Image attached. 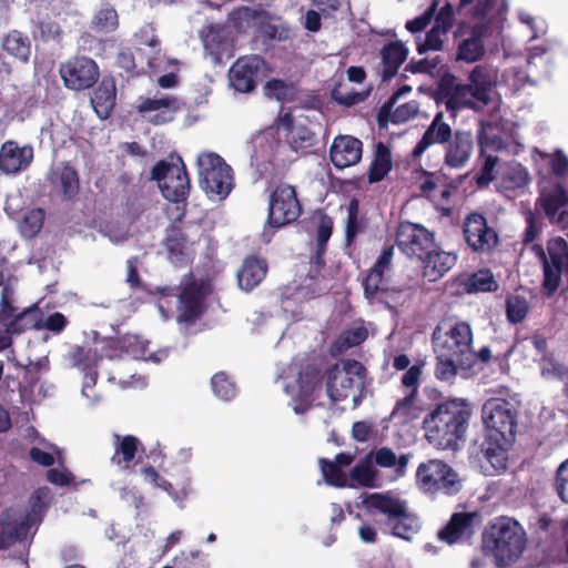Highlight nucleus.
<instances>
[{
    "mask_svg": "<svg viewBox=\"0 0 568 568\" xmlns=\"http://www.w3.org/2000/svg\"><path fill=\"white\" fill-rule=\"evenodd\" d=\"M418 395L408 393L398 399L390 413V419L400 424L412 423L420 417L422 408L417 405Z\"/></svg>",
    "mask_w": 568,
    "mask_h": 568,
    "instance_id": "41",
    "label": "nucleus"
},
{
    "mask_svg": "<svg viewBox=\"0 0 568 568\" xmlns=\"http://www.w3.org/2000/svg\"><path fill=\"white\" fill-rule=\"evenodd\" d=\"M47 479L49 483L55 486H72L75 487L78 484L75 483L74 475L68 469H57L50 468L47 471Z\"/></svg>",
    "mask_w": 568,
    "mask_h": 568,
    "instance_id": "63",
    "label": "nucleus"
},
{
    "mask_svg": "<svg viewBox=\"0 0 568 568\" xmlns=\"http://www.w3.org/2000/svg\"><path fill=\"white\" fill-rule=\"evenodd\" d=\"M379 527L390 528L393 536L410 540L420 529L418 517L404 499H362L361 505Z\"/></svg>",
    "mask_w": 568,
    "mask_h": 568,
    "instance_id": "6",
    "label": "nucleus"
},
{
    "mask_svg": "<svg viewBox=\"0 0 568 568\" xmlns=\"http://www.w3.org/2000/svg\"><path fill=\"white\" fill-rule=\"evenodd\" d=\"M465 286L468 293L496 292L498 290V283L489 268L479 270L471 274L467 278Z\"/></svg>",
    "mask_w": 568,
    "mask_h": 568,
    "instance_id": "46",
    "label": "nucleus"
},
{
    "mask_svg": "<svg viewBox=\"0 0 568 568\" xmlns=\"http://www.w3.org/2000/svg\"><path fill=\"white\" fill-rule=\"evenodd\" d=\"M324 479L328 485L335 487H347L348 475H346L342 467L335 465L333 462L326 458H320L318 460Z\"/></svg>",
    "mask_w": 568,
    "mask_h": 568,
    "instance_id": "52",
    "label": "nucleus"
},
{
    "mask_svg": "<svg viewBox=\"0 0 568 568\" xmlns=\"http://www.w3.org/2000/svg\"><path fill=\"white\" fill-rule=\"evenodd\" d=\"M374 460L376 465L381 467H394L396 477H400L405 474L406 467L409 460L408 454H403L399 457L388 447H382L374 454Z\"/></svg>",
    "mask_w": 568,
    "mask_h": 568,
    "instance_id": "44",
    "label": "nucleus"
},
{
    "mask_svg": "<svg viewBox=\"0 0 568 568\" xmlns=\"http://www.w3.org/2000/svg\"><path fill=\"white\" fill-rule=\"evenodd\" d=\"M114 438V454L111 460L122 469H128L142 444L139 438L133 435L120 436L116 434Z\"/></svg>",
    "mask_w": 568,
    "mask_h": 568,
    "instance_id": "39",
    "label": "nucleus"
},
{
    "mask_svg": "<svg viewBox=\"0 0 568 568\" xmlns=\"http://www.w3.org/2000/svg\"><path fill=\"white\" fill-rule=\"evenodd\" d=\"M438 92L448 111H457L464 106L470 105L469 97H471L468 84L457 82L455 75L446 73L443 75Z\"/></svg>",
    "mask_w": 568,
    "mask_h": 568,
    "instance_id": "28",
    "label": "nucleus"
},
{
    "mask_svg": "<svg viewBox=\"0 0 568 568\" xmlns=\"http://www.w3.org/2000/svg\"><path fill=\"white\" fill-rule=\"evenodd\" d=\"M333 219L326 213L318 212L316 224V245L327 246L333 233Z\"/></svg>",
    "mask_w": 568,
    "mask_h": 568,
    "instance_id": "59",
    "label": "nucleus"
},
{
    "mask_svg": "<svg viewBox=\"0 0 568 568\" xmlns=\"http://www.w3.org/2000/svg\"><path fill=\"white\" fill-rule=\"evenodd\" d=\"M199 182L206 194L225 199L233 189L231 166L214 152L201 153L197 158Z\"/></svg>",
    "mask_w": 568,
    "mask_h": 568,
    "instance_id": "8",
    "label": "nucleus"
},
{
    "mask_svg": "<svg viewBox=\"0 0 568 568\" xmlns=\"http://www.w3.org/2000/svg\"><path fill=\"white\" fill-rule=\"evenodd\" d=\"M476 520H480L478 511L454 513L446 526L438 531V539L449 545L456 544L465 535L473 534Z\"/></svg>",
    "mask_w": 568,
    "mask_h": 568,
    "instance_id": "30",
    "label": "nucleus"
},
{
    "mask_svg": "<svg viewBox=\"0 0 568 568\" xmlns=\"http://www.w3.org/2000/svg\"><path fill=\"white\" fill-rule=\"evenodd\" d=\"M267 261L257 255H248L244 258L236 273L237 283L245 292L253 291L265 278L267 273Z\"/></svg>",
    "mask_w": 568,
    "mask_h": 568,
    "instance_id": "31",
    "label": "nucleus"
},
{
    "mask_svg": "<svg viewBox=\"0 0 568 568\" xmlns=\"http://www.w3.org/2000/svg\"><path fill=\"white\" fill-rule=\"evenodd\" d=\"M419 261L423 276L429 282H436L444 277L457 263L458 256L454 252L442 250L436 243Z\"/></svg>",
    "mask_w": 568,
    "mask_h": 568,
    "instance_id": "24",
    "label": "nucleus"
},
{
    "mask_svg": "<svg viewBox=\"0 0 568 568\" xmlns=\"http://www.w3.org/2000/svg\"><path fill=\"white\" fill-rule=\"evenodd\" d=\"M43 313L39 306L33 305L18 313L8 323H4L2 335H8L11 339L13 335H20L27 331L42 328Z\"/></svg>",
    "mask_w": 568,
    "mask_h": 568,
    "instance_id": "36",
    "label": "nucleus"
},
{
    "mask_svg": "<svg viewBox=\"0 0 568 568\" xmlns=\"http://www.w3.org/2000/svg\"><path fill=\"white\" fill-rule=\"evenodd\" d=\"M423 362L416 363L412 365L402 376L400 384L403 387L409 390L408 393H414L418 395L420 378L423 375Z\"/></svg>",
    "mask_w": 568,
    "mask_h": 568,
    "instance_id": "58",
    "label": "nucleus"
},
{
    "mask_svg": "<svg viewBox=\"0 0 568 568\" xmlns=\"http://www.w3.org/2000/svg\"><path fill=\"white\" fill-rule=\"evenodd\" d=\"M438 7V0H434L430 6L419 16L414 18L413 20H408L405 24V28L410 33H417L427 28V26L432 22L435 12Z\"/></svg>",
    "mask_w": 568,
    "mask_h": 568,
    "instance_id": "56",
    "label": "nucleus"
},
{
    "mask_svg": "<svg viewBox=\"0 0 568 568\" xmlns=\"http://www.w3.org/2000/svg\"><path fill=\"white\" fill-rule=\"evenodd\" d=\"M213 286L207 278H197L190 271L184 274L179 285L156 287L160 297H176L178 323L194 325L206 312V300L212 294Z\"/></svg>",
    "mask_w": 568,
    "mask_h": 568,
    "instance_id": "4",
    "label": "nucleus"
},
{
    "mask_svg": "<svg viewBox=\"0 0 568 568\" xmlns=\"http://www.w3.org/2000/svg\"><path fill=\"white\" fill-rule=\"evenodd\" d=\"M565 267L551 263L542 264L544 280L541 283L546 296H552L559 288L561 283V274Z\"/></svg>",
    "mask_w": 568,
    "mask_h": 568,
    "instance_id": "50",
    "label": "nucleus"
},
{
    "mask_svg": "<svg viewBox=\"0 0 568 568\" xmlns=\"http://www.w3.org/2000/svg\"><path fill=\"white\" fill-rule=\"evenodd\" d=\"M48 504L43 499H34L30 504H17L0 513V550L24 542L33 536L41 524Z\"/></svg>",
    "mask_w": 568,
    "mask_h": 568,
    "instance_id": "5",
    "label": "nucleus"
},
{
    "mask_svg": "<svg viewBox=\"0 0 568 568\" xmlns=\"http://www.w3.org/2000/svg\"><path fill=\"white\" fill-rule=\"evenodd\" d=\"M135 109L138 113L146 118L153 125H162L173 120V115L180 109V104L178 98L171 95L140 98V103Z\"/></svg>",
    "mask_w": 568,
    "mask_h": 568,
    "instance_id": "20",
    "label": "nucleus"
},
{
    "mask_svg": "<svg viewBox=\"0 0 568 568\" xmlns=\"http://www.w3.org/2000/svg\"><path fill=\"white\" fill-rule=\"evenodd\" d=\"M486 33V24H474L469 30L468 37L459 42L456 59L465 62H476L480 60L485 54L484 38Z\"/></svg>",
    "mask_w": 568,
    "mask_h": 568,
    "instance_id": "32",
    "label": "nucleus"
},
{
    "mask_svg": "<svg viewBox=\"0 0 568 568\" xmlns=\"http://www.w3.org/2000/svg\"><path fill=\"white\" fill-rule=\"evenodd\" d=\"M59 73L67 89L83 91L98 82L100 69L92 58L74 55L60 64Z\"/></svg>",
    "mask_w": 568,
    "mask_h": 568,
    "instance_id": "13",
    "label": "nucleus"
},
{
    "mask_svg": "<svg viewBox=\"0 0 568 568\" xmlns=\"http://www.w3.org/2000/svg\"><path fill=\"white\" fill-rule=\"evenodd\" d=\"M526 546V531L511 517H497L485 527L481 534L480 549L485 556L493 557L498 567L504 568L516 564Z\"/></svg>",
    "mask_w": 568,
    "mask_h": 568,
    "instance_id": "3",
    "label": "nucleus"
},
{
    "mask_svg": "<svg viewBox=\"0 0 568 568\" xmlns=\"http://www.w3.org/2000/svg\"><path fill=\"white\" fill-rule=\"evenodd\" d=\"M518 412L514 404L504 398H489L481 408V419L487 429L480 443H474L471 456L486 474L505 470L507 450L516 439Z\"/></svg>",
    "mask_w": 568,
    "mask_h": 568,
    "instance_id": "1",
    "label": "nucleus"
},
{
    "mask_svg": "<svg viewBox=\"0 0 568 568\" xmlns=\"http://www.w3.org/2000/svg\"><path fill=\"white\" fill-rule=\"evenodd\" d=\"M381 65L379 78L383 82L390 81L408 57V49L402 41L385 43L379 50Z\"/></svg>",
    "mask_w": 568,
    "mask_h": 568,
    "instance_id": "29",
    "label": "nucleus"
},
{
    "mask_svg": "<svg viewBox=\"0 0 568 568\" xmlns=\"http://www.w3.org/2000/svg\"><path fill=\"white\" fill-rule=\"evenodd\" d=\"M435 20L434 27L442 30V32L448 33L455 22V12L450 3H446L438 11L436 10L433 18Z\"/></svg>",
    "mask_w": 568,
    "mask_h": 568,
    "instance_id": "61",
    "label": "nucleus"
},
{
    "mask_svg": "<svg viewBox=\"0 0 568 568\" xmlns=\"http://www.w3.org/2000/svg\"><path fill=\"white\" fill-rule=\"evenodd\" d=\"M498 163V156L496 155H487L485 156L483 166L479 172L476 174V183L479 187L488 186L490 182L495 180V168Z\"/></svg>",
    "mask_w": 568,
    "mask_h": 568,
    "instance_id": "60",
    "label": "nucleus"
},
{
    "mask_svg": "<svg viewBox=\"0 0 568 568\" xmlns=\"http://www.w3.org/2000/svg\"><path fill=\"white\" fill-rule=\"evenodd\" d=\"M203 47L215 64L223 63L224 59L232 57V40L227 27L224 24H210L202 32Z\"/></svg>",
    "mask_w": 568,
    "mask_h": 568,
    "instance_id": "23",
    "label": "nucleus"
},
{
    "mask_svg": "<svg viewBox=\"0 0 568 568\" xmlns=\"http://www.w3.org/2000/svg\"><path fill=\"white\" fill-rule=\"evenodd\" d=\"M471 406L460 398L435 404L423 419L425 438L438 449L457 450L471 417Z\"/></svg>",
    "mask_w": 568,
    "mask_h": 568,
    "instance_id": "2",
    "label": "nucleus"
},
{
    "mask_svg": "<svg viewBox=\"0 0 568 568\" xmlns=\"http://www.w3.org/2000/svg\"><path fill=\"white\" fill-rule=\"evenodd\" d=\"M116 100V85L112 77H104L99 85L93 90L91 98V105L97 115L105 120L108 119L114 106Z\"/></svg>",
    "mask_w": 568,
    "mask_h": 568,
    "instance_id": "34",
    "label": "nucleus"
},
{
    "mask_svg": "<svg viewBox=\"0 0 568 568\" xmlns=\"http://www.w3.org/2000/svg\"><path fill=\"white\" fill-rule=\"evenodd\" d=\"M416 484L424 493L456 495L462 489L457 473L446 463L430 459L419 464L416 470Z\"/></svg>",
    "mask_w": 568,
    "mask_h": 568,
    "instance_id": "9",
    "label": "nucleus"
},
{
    "mask_svg": "<svg viewBox=\"0 0 568 568\" xmlns=\"http://www.w3.org/2000/svg\"><path fill=\"white\" fill-rule=\"evenodd\" d=\"M180 164L159 161L151 171V179L159 183L162 195L170 202L185 201L190 193V178L185 164L179 158Z\"/></svg>",
    "mask_w": 568,
    "mask_h": 568,
    "instance_id": "11",
    "label": "nucleus"
},
{
    "mask_svg": "<svg viewBox=\"0 0 568 568\" xmlns=\"http://www.w3.org/2000/svg\"><path fill=\"white\" fill-rule=\"evenodd\" d=\"M447 33L442 32L438 28L434 27L426 33L425 40L417 44V51L423 54L427 51H438L443 49L444 38Z\"/></svg>",
    "mask_w": 568,
    "mask_h": 568,
    "instance_id": "57",
    "label": "nucleus"
},
{
    "mask_svg": "<svg viewBox=\"0 0 568 568\" xmlns=\"http://www.w3.org/2000/svg\"><path fill=\"white\" fill-rule=\"evenodd\" d=\"M547 263L560 265L565 267L568 274V243L564 237L550 239L547 243Z\"/></svg>",
    "mask_w": 568,
    "mask_h": 568,
    "instance_id": "49",
    "label": "nucleus"
},
{
    "mask_svg": "<svg viewBox=\"0 0 568 568\" xmlns=\"http://www.w3.org/2000/svg\"><path fill=\"white\" fill-rule=\"evenodd\" d=\"M302 213L303 207L295 186L288 183L277 184L268 197L267 225L280 229L297 221Z\"/></svg>",
    "mask_w": 568,
    "mask_h": 568,
    "instance_id": "12",
    "label": "nucleus"
},
{
    "mask_svg": "<svg viewBox=\"0 0 568 568\" xmlns=\"http://www.w3.org/2000/svg\"><path fill=\"white\" fill-rule=\"evenodd\" d=\"M554 487L558 497H568V458L557 468Z\"/></svg>",
    "mask_w": 568,
    "mask_h": 568,
    "instance_id": "64",
    "label": "nucleus"
},
{
    "mask_svg": "<svg viewBox=\"0 0 568 568\" xmlns=\"http://www.w3.org/2000/svg\"><path fill=\"white\" fill-rule=\"evenodd\" d=\"M568 191L561 183H556L551 189H542L536 200V209L542 210L550 223L565 226L568 219Z\"/></svg>",
    "mask_w": 568,
    "mask_h": 568,
    "instance_id": "17",
    "label": "nucleus"
},
{
    "mask_svg": "<svg viewBox=\"0 0 568 568\" xmlns=\"http://www.w3.org/2000/svg\"><path fill=\"white\" fill-rule=\"evenodd\" d=\"M34 158L33 148L20 146L14 140H8L0 148V171L6 174H19L31 165Z\"/></svg>",
    "mask_w": 568,
    "mask_h": 568,
    "instance_id": "21",
    "label": "nucleus"
},
{
    "mask_svg": "<svg viewBox=\"0 0 568 568\" xmlns=\"http://www.w3.org/2000/svg\"><path fill=\"white\" fill-rule=\"evenodd\" d=\"M475 146L473 133L455 130L444 146V163L449 169H463L469 162Z\"/></svg>",
    "mask_w": 568,
    "mask_h": 568,
    "instance_id": "18",
    "label": "nucleus"
},
{
    "mask_svg": "<svg viewBox=\"0 0 568 568\" xmlns=\"http://www.w3.org/2000/svg\"><path fill=\"white\" fill-rule=\"evenodd\" d=\"M463 235L467 246L477 254H490L499 244L497 231L489 226L487 219L478 212L466 215Z\"/></svg>",
    "mask_w": 568,
    "mask_h": 568,
    "instance_id": "14",
    "label": "nucleus"
},
{
    "mask_svg": "<svg viewBox=\"0 0 568 568\" xmlns=\"http://www.w3.org/2000/svg\"><path fill=\"white\" fill-rule=\"evenodd\" d=\"M211 387L214 395L223 400H230L236 394L234 382L224 372H217L212 376Z\"/></svg>",
    "mask_w": 568,
    "mask_h": 568,
    "instance_id": "51",
    "label": "nucleus"
},
{
    "mask_svg": "<svg viewBox=\"0 0 568 568\" xmlns=\"http://www.w3.org/2000/svg\"><path fill=\"white\" fill-rule=\"evenodd\" d=\"M435 243L434 233L422 224L403 221L397 227L396 244L409 258L420 261Z\"/></svg>",
    "mask_w": 568,
    "mask_h": 568,
    "instance_id": "15",
    "label": "nucleus"
},
{
    "mask_svg": "<svg viewBox=\"0 0 568 568\" xmlns=\"http://www.w3.org/2000/svg\"><path fill=\"white\" fill-rule=\"evenodd\" d=\"M436 361L434 374L442 382L453 381L458 373V368H465L471 364V362L463 358H455L450 355L442 356V354H436Z\"/></svg>",
    "mask_w": 568,
    "mask_h": 568,
    "instance_id": "42",
    "label": "nucleus"
},
{
    "mask_svg": "<svg viewBox=\"0 0 568 568\" xmlns=\"http://www.w3.org/2000/svg\"><path fill=\"white\" fill-rule=\"evenodd\" d=\"M48 181L52 192L62 201H73L81 187L80 176L77 169L70 162H62L60 166L53 169L48 174Z\"/></svg>",
    "mask_w": 568,
    "mask_h": 568,
    "instance_id": "19",
    "label": "nucleus"
},
{
    "mask_svg": "<svg viewBox=\"0 0 568 568\" xmlns=\"http://www.w3.org/2000/svg\"><path fill=\"white\" fill-rule=\"evenodd\" d=\"M468 87L471 98L487 104L490 100V91L495 83V74L486 64L476 65L468 75Z\"/></svg>",
    "mask_w": 568,
    "mask_h": 568,
    "instance_id": "35",
    "label": "nucleus"
},
{
    "mask_svg": "<svg viewBox=\"0 0 568 568\" xmlns=\"http://www.w3.org/2000/svg\"><path fill=\"white\" fill-rule=\"evenodd\" d=\"M529 310L530 306L525 296L513 294L506 297L505 312L510 324L521 323L527 317Z\"/></svg>",
    "mask_w": 568,
    "mask_h": 568,
    "instance_id": "47",
    "label": "nucleus"
},
{
    "mask_svg": "<svg viewBox=\"0 0 568 568\" xmlns=\"http://www.w3.org/2000/svg\"><path fill=\"white\" fill-rule=\"evenodd\" d=\"M506 11L503 0H484L474 7V17L485 19L500 17Z\"/></svg>",
    "mask_w": 568,
    "mask_h": 568,
    "instance_id": "55",
    "label": "nucleus"
},
{
    "mask_svg": "<svg viewBox=\"0 0 568 568\" xmlns=\"http://www.w3.org/2000/svg\"><path fill=\"white\" fill-rule=\"evenodd\" d=\"M71 363L74 367L84 373V386H91L97 383L98 378V364L101 361L97 349L90 347L77 346L71 355Z\"/></svg>",
    "mask_w": 568,
    "mask_h": 568,
    "instance_id": "37",
    "label": "nucleus"
},
{
    "mask_svg": "<svg viewBox=\"0 0 568 568\" xmlns=\"http://www.w3.org/2000/svg\"><path fill=\"white\" fill-rule=\"evenodd\" d=\"M455 130L444 119L443 112H437L430 124L426 128L422 139L412 151V156L418 159L432 145L440 144L445 146Z\"/></svg>",
    "mask_w": 568,
    "mask_h": 568,
    "instance_id": "27",
    "label": "nucleus"
},
{
    "mask_svg": "<svg viewBox=\"0 0 568 568\" xmlns=\"http://www.w3.org/2000/svg\"><path fill=\"white\" fill-rule=\"evenodd\" d=\"M363 142L352 135H337L329 148L332 164L343 170L357 164L362 160Z\"/></svg>",
    "mask_w": 568,
    "mask_h": 568,
    "instance_id": "22",
    "label": "nucleus"
},
{
    "mask_svg": "<svg viewBox=\"0 0 568 568\" xmlns=\"http://www.w3.org/2000/svg\"><path fill=\"white\" fill-rule=\"evenodd\" d=\"M384 273L371 267L362 280L364 297L369 303L376 302L379 294L387 292V287L384 286Z\"/></svg>",
    "mask_w": 568,
    "mask_h": 568,
    "instance_id": "45",
    "label": "nucleus"
},
{
    "mask_svg": "<svg viewBox=\"0 0 568 568\" xmlns=\"http://www.w3.org/2000/svg\"><path fill=\"white\" fill-rule=\"evenodd\" d=\"M2 49L22 63H28L31 55V40L27 34L19 30H11L4 34Z\"/></svg>",
    "mask_w": 568,
    "mask_h": 568,
    "instance_id": "40",
    "label": "nucleus"
},
{
    "mask_svg": "<svg viewBox=\"0 0 568 568\" xmlns=\"http://www.w3.org/2000/svg\"><path fill=\"white\" fill-rule=\"evenodd\" d=\"M358 212H359V203L358 201L353 197L349 201L348 207H347V222L345 227V240L348 245H351L357 234L363 230V225L361 224L358 220Z\"/></svg>",
    "mask_w": 568,
    "mask_h": 568,
    "instance_id": "54",
    "label": "nucleus"
},
{
    "mask_svg": "<svg viewBox=\"0 0 568 568\" xmlns=\"http://www.w3.org/2000/svg\"><path fill=\"white\" fill-rule=\"evenodd\" d=\"M365 327H356L344 331L334 343L338 352L347 351L351 347L362 344L367 338Z\"/></svg>",
    "mask_w": 568,
    "mask_h": 568,
    "instance_id": "53",
    "label": "nucleus"
},
{
    "mask_svg": "<svg viewBox=\"0 0 568 568\" xmlns=\"http://www.w3.org/2000/svg\"><path fill=\"white\" fill-rule=\"evenodd\" d=\"M257 18V12L246 6L239 7L229 13V22L236 29H242L244 22H250Z\"/></svg>",
    "mask_w": 568,
    "mask_h": 568,
    "instance_id": "62",
    "label": "nucleus"
},
{
    "mask_svg": "<svg viewBox=\"0 0 568 568\" xmlns=\"http://www.w3.org/2000/svg\"><path fill=\"white\" fill-rule=\"evenodd\" d=\"M119 28L116 10L109 3L99 9L91 20V29L100 33H111Z\"/></svg>",
    "mask_w": 568,
    "mask_h": 568,
    "instance_id": "43",
    "label": "nucleus"
},
{
    "mask_svg": "<svg viewBox=\"0 0 568 568\" xmlns=\"http://www.w3.org/2000/svg\"><path fill=\"white\" fill-rule=\"evenodd\" d=\"M45 217L43 209L29 210L22 217L19 229L24 237L32 239L41 231Z\"/></svg>",
    "mask_w": 568,
    "mask_h": 568,
    "instance_id": "48",
    "label": "nucleus"
},
{
    "mask_svg": "<svg viewBox=\"0 0 568 568\" xmlns=\"http://www.w3.org/2000/svg\"><path fill=\"white\" fill-rule=\"evenodd\" d=\"M162 245L166 252L168 260L176 265H186L190 261V242L184 229L176 224H170L165 230Z\"/></svg>",
    "mask_w": 568,
    "mask_h": 568,
    "instance_id": "26",
    "label": "nucleus"
},
{
    "mask_svg": "<svg viewBox=\"0 0 568 568\" xmlns=\"http://www.w3.org/2000/svg\"><path fill=\"white\" fill-rule=\"evenodd\" d=\"M265 61L257 54L240 57L229 71V80L235 91L252 92L263 74Z\"/></svg>",
    "mask_w": 568,
    "mask_h": 568,
    "instance_id": "16",
    "label": "nucleus"
},
{
    "mask_svg": "<svg viewBox=\"0 0 568 568\" xmlns=\"http://www.w3.org/2000/svg\"><path fill=\"white\" fill-rule=\"evenodd\" d=\"M382 481L381 474L374 466L371 455H367L351 469L347 487L378 488L382 486Z\"/></svg>",
    "mask_w": 568,
    "mask_h": 568,
    "instance_id": "33",
    "label": "nucleus"
},
{
    "mask_svg": "<svg viewBox=\"0 0 568 568\" xmlns=\"http://www.w3.org/2000/svg\"><path fill=\"white\" fill-rule=\"evenodd\" d=\"M432 337L435 354L473 362V329L467 322H456L444 332L440 326H437Z\"/></svg>",
    "mask_w": 568,
    "mask_h": 568,
    "instance_id": "10",
    "label": "nucleus"
},
{
    "mask_svg": "<svg viewBox=\"0 0 568 568\" xmlns=\"http://www.w3.org/2000/svg\"><path fill=\"white\" fill-rule=\"evenodd\" d=\"M278 125L285 131V139L294 151L306 150L317 142L316 134L304 123L295 121L291 112L281 114Z\"/></svg>",
    "mask_w": 568,
    "mask_h": 568,
    "instance_id": "25",
    "label": "nucleus"
},
{
    "mask_svg": "<svg viewBox=\"0 0 568 568\" xmlns=\"http://www.w3.org/2000/svg\"><path fill=\"white\" fill-rule=\"evenodd\" d=\"M393 169V158L389 146L378 141L374 146L373 160L367 171V181L371 184L384 180Z\"/></svg>",
    "mask_w": 568,
    "mask_h": 568,
    "instance_id": "38",
    "label": "nucleus"
},
{
    "mask_svg": "<svg viewBox=\"0 0 568 568\" xmlns=\"http://www.w3.org/2000/svg\"><path fill=\"white\" fill-rule=\"evenodd\" d=\"M326 394L334 403L353 398L356 407L363 397L366 377L365 366L356 359H345L342 365L334 364L326 373Z\"/></svg>",
    "mask_w": 568,
    "mask_h": 568,
    "instance_id": "7",
    "label": "nucleus"
}]
</instances>
